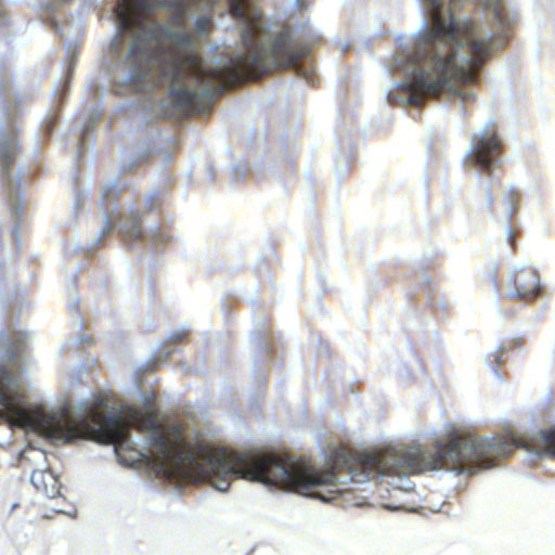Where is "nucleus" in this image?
<instances>
[{
    "label": "nucleus",
    "instance_id": "1",
    "mask_svg": "<svg viewBox=\"0 0 555 555\" xmlns=\"http://www.w3.org/2000/svg\"><path fill=\"white\" fill-rule=\"evenodd\" d=\"M153 391L142 395V406L112 405L105 395H90L75 406L78 439L113 444L118 462L143 467L157 478L181 487L206 481L220 492L243 478L323 502H335L348 491L347 480L334 469H317L287 452L248 449L230 452L205 439L191 414L171 422L158 418ZM346 479L364 483V451L357 456L341 454Z\"/></svg>",
    "mask_w": 555,
    "mask_h": 555
},
{
    "label": "nucleus",
    "instance_id": "2",
    "mask_svg": "<svg viewBox=\"0 0 555 555\" xmlns=\"http://www.w3.org/2000/svg\"><path fill=\"white\" fill-rule=\"evenodd\" d=\"M418 30L392 67L404 79L386 98H475L489 55L507 43L517 14L504 0H420Z\"/></svg>",
    "mask_w": 555,
    "mask_h": 555
},
{
    "label": "nucleus",
    "instance_id": "3",
    "mask_svg": "<svg viewBox=\"0 0 555 555\" xmlns=\"http://www.w3.org/2000/svg\"><path fill=\"white\" fill-rule=\"evenodd\" d=\"M29 339L30 334L23 331L1 338L4 354L0 363V447L11 442L13 427L53 442L77 441L72 390H66V398L59 410L27 403L22 396V372L27 363Z\"/></svg>",
    "mask_w": 555,
    "mask_h": 555
},
{
    "label": "nucleus",
    "instance_id": "4",
    "mask_svg": "<svg viewBox=\"0 0 555 555\" xmlns=\"http://www.w3.org/2000/svg\"><path fill=\"white\" fill-rule=\"evenodd\" d=\"M0 98H4L7 101L2 108V120L0 122V171L7 202L14 219L12 234L17 243L20 241V222L23 217L21 181L24 171L13 173L12 164L16 160L21 149L17 133L18 102L21 98L12 94L8 77L0 78Z\"/></svg>",
    "mask_w": 555,
    "mask_h": 555
},
{
    "label": "nucleus",
    "instance_id": "5",
    "mask_svg": "<svg viewBox=\"0 0 555 555\" xmlns=\"http://www.w3.org/2000/svg\"><path fill=\"white\" fill-rule=\"evenodd\" d=\"M501 151L502 141L496 131V124L493 119H489L472 135L469 147L463 156L465 169L481 180L489 210L493 207L491 188L501 182L499 176L502 166Z\"/></svg>",
    "mask_w": 555,
    "mask_h": 555
},
{
    "label": "nucleus",
    "instance_id": "6",
    "mask_svg": "<svg viewBox=\"0 0 555 555\" xmlns=\"http://www.w3.org/2000/svg\"><path fill=\"white\" fill-rule=\"evenodd\" d=\"M121 189L118 178H115L103 186L100 205L105 216L104 224L99 232V236L92 242L91 248L95 249L101 240L115 228H117L120 235L129 243L140 242L142 240H147L149 244L156 246L169 243L171 237L157 227L151 229L147 236L144 235L141 228L142 217L139 210L130 208L128 215L125 216L113 206V202L117 194L121 192Z\"/></svg>",
    "mask_w": 555,
    "mask_h": 555
},
{
    "label": "nucleus",
    "instance_id": "7",
    "mask_svg": "<svg viewBox=\"0 0 555 555\" xmlns=\"http://www.w3.org/2000/svg\"><path fill=\"white\" fill-rule=\"evenodd\" d=\"M507 298L520 301H531L541 294L543 286L538 272L532 268L516 267L506 276Z\"/></svg>",
    "mask_w": 555,
    "mask_h": 555
},
{
    "label": "nucleus",
    "instance_id": "8",
    "mask_svg": "<svg viewBox=\"0 0 555 555\" xmlns=\"http://www.w3.org/2000/svg\"><path fill=\"white\" fill-rule=\"evenodd\" d=\"M30 481L48 499H55L60 495L61 485L57 476L51 469H34Z\"/></svg>",
    "mask_w": 555,
    "mask_h": 555
},
{
    "label": "nucleus",
    "instance_id": "9",
    "mask_svg": "<svg viewBox=\"0 0 555 555\" xmlns=\"http://www.w3.org/2000/svg\"><path fill=\"white\" fill-rule=\"evenodd\" d=\"M185 331H175L168 336V339L160 344L154 352V359L152 360V366L167 361L175 352H177L176 344L181 341L185 336Z\"/></svg>",
    "mask_w": 555,
    "mask_h": 555
},
{
    "label": "nucleus",
    "instance_id": "10",
    "mask_svg": "<svg viewBox=\"0 0 555 555\" xmlns=\"http://www.w3.org/2000/svg\"><path fill=\"white\" fill-rule=\"evenodd\" d=\"M100 116H101V109L98 107L90 112V114L87 118V122L83 126V128L80 130V134L78 138V142H77L78 154H81L87 150V142H86L87 138L90 133L93 132L94 128L96 127V122H98Z\"/></svg>",
    "mask_w": 555,
    "mask_h": 555
},
{
    "label": "nucleus",
    "instance_id": "11",
    "mask_svg": "<svg viewBox=\"0 0 555 555\" xmlns=\"http://www.w3.org/2000/svg\"><path fill=\"white\" fill-rule=\"evenodd\" d=\"M517 198H518V191L514 186H511L505 191L504 202L507 206L506 219H507L508 225L511 224L513 216L517 209Z\"/></svg>",
    "mask_w": 555,
    "mask_h": 555
},
{
    "label": "nucleus",
    "instance_id": "12",
    "mask_svg": "<svg viewBox=\"0 0 555 555\" xmlns=\"http://www.w3.org/2000/svg\"><path fill=\"white\" fill-rule=\"evenodd\" d=\"M211 18L207 15L197 16L194 25V30L201 39H206L211 26Z\"/></svg>",
    "mask_w": 555,
    "mask_h": 555
},
{
    "label": "nucleus",
    "instance_id": "13",
    "mask_svg": "<svg viewBox=\"0 0 555 555\" xmlns=\"http://www.w3.org/2000/svg\"><path fill=\"white\" fill-rule=\"evenodd\" d=\"M59 120V115L54 111H50L41 125V133L44 137H50Z\"/></svg>",
    "mask_w": 555,
    "mask_h": 555
},
{
    "label": "nucleus",
    "instance_id": "14",
    "mask_svg": "<svg viewBox=\"0 0 555 555\" xmlns=\"http://www.w3.org/2000/svg\"><path fill=\"white\" fill-rule=\"evenodd\" d=\"M504 352H505V347L500 346L495 351H493L485 357V361L493 370L495 376L499 378H500L499 371H498V369L492 367V364L493 363L501 364L502 363V354Z\"/></svg>",
    "mask_w": 555,
    "mask_h": 555
},
{
    "label": "nucleus",
    "instance_id": "15",
    "mask_svg": "<svg viewBox=\"0 0 555 555\" xmlns=\"http://www.w3.org/2000/svg\"><path fill=\"white\" fill-rule=\"evenodd\" d=\"M72 60L69 62V65H68V73H67V77H66V80L62 82V85L55 89L54 91V98L56 101H63L65 99V94H66V91H67V85H68V81H69V75H70V72L74 69V66H75V60H74V55H70Z\"/></svg>",
    "mask_w": 555,
    "mask_h": 555
},
{
    "label": "nucleus",
    "instance_id": "16",
    "mask_svg": "<svg viewBox=\"0 0 555 555\" xmlns=\"http://www.w3.org/2000/svg\"><path fill=\"white\" fill-rule=\"evenodd\" d=\"M154 153H157V151H154V150H149V151H144V153L142 155H139V156H135L134 159H131V162H129V164L127 166H124L122 167V172H126V171H132L133 168L141 162L147 159V157Z\"/></svg>",
    "mask_w": 555,
    "mask_h": 555
},
{
    "label": "nucleus",
    "instance_id": "17",
    "mask_svg": "<svg viewBox=\"0 0 555 555\" xmlns=\"http://www.w3.org/2000/svg\"><path fill=\"white\" fill-rule=\"evenodd\" d=\"M159 204H160V193L159 192H152L145 198V206L151 211L155 210Z\"/></svg>",
    "mask_w": 555,
    "mask_h": 555
},
{
    "label": "nucleus",
    "instance_id": "18",
    "mask_svg": "<svg viewBox=\"0 0 555 555\" xmlns=\"http://www.w3.org/2000/svg\"><path fill=\"white\" fill-rule=\"evenodd\" d=\"M413 490H414V483H412L409 479H405V478H399L398 485L395 486V489H393L395 492H400V491L411 492Z\"/></svg>",
    "mask_w": 555,
    "mask_h": 555
},
{
    "label": "nucleus",
    "instance_id": "19",
    "mask_svg": "<svg viewBox=\"0 0 555 555\" xmlns=\"http://www.w3.org/2000/svg\"><path fill=\"white\" fill-rule=\"evenodd\" d=\"M86 197H87V193L85 191L80 190L79 188H77V190L75 192V198L73 202V207H74L75 211H78L80 209Z\"/></svg>",
    "mask_w": 555,
    "mask_h": 555
},
{
    "label": "nucleus",
    "instance_id": "20",
    "mask_svg": "<svg viewBox=\"0 0 555 555\" xmlns=\"http://www.w3.org/2000/svg\"><path fill=\"white\" fill-rule=\"evenodd\" d=\"M86 375H87V370L85 369V366L77 365L70 374V380L73 383H79Z\"/></svg>",
    "mask_w": 555,
    "mask_h": 555
},
{
    "label": "nucleus",
    "instance_id": "21",
    "mask_svg": "<svg viewBox=\"0 0 555 555\" xmlns=\"http://www.w3.org/2000/svg\"><path fill=\"white\" fill-rule=\"evenodd\" d=\"M158 144L168 143L170 145V149L176 146V140L173 138L168 137H159L157 138Z\"/></svg>",
    "mask_w": 555,
    "mask_h": 555
},
{
    "label": "nucleus",
    "instance_id": "22",
    "mask_svg": "<svg viewBox=\"0 0 555 555\" xmlns=\"http://www.w3.org/2000/svg\"><path fill=\"white\" fill-rule=\"evenodd\" d=\"M69 310L70 311H77L78 310V299H74L72 302H69Z\"/></svg>",
    "mask_w": 555,
    "mask_h": 555
},
{
    "label": "nucleus",
    "instance_id": "23",
    "mask_svg": "<svg viewBox=\"0 0 555 555\" xmlns=\"http://www.w3.org/2000/svg\"><path fill=\"white\" fill-rule=\"evenodd\" d=\"M92 338L91 337H88V336H85V335H80L77 343L81 344V343H85V341H89L91 340Z\"/></svg>",
    "mask_w": 555,
    "mask_h": 555
},
{
    "label": "nucleus",
    "instance_id": "24",
    "mask_svg": "<svg viewBox=\"0 0 555 555\" xmlns=\"http://www.w3.org/2000/svg\"><path fill=\"white\" fill-rule=\"evenodd\" d=\"M301 75H302L307 80H309V78H310V72H309V69L302 68V69H301Z\"/></svg>",
    "mask_w": 555,
    "mask_h": 555
},
{
    "label": "nucleus",
    "instance_id": "25",
    "mask_svg": "<svg viewBox=\"0 0 555 555\" xmlns=\"http://www.w3.org/2000/svg\"><path fill=\"white\" fill-rule=\"evenodd\" d=\"M35 452L37 453V455H38L39 457H41V459H44V457H46L44 453H43L41 450H36Z\"/></svg>",
    "mask_w": 555,
    "mask_h": 555
},
{
    "label": "nucleus",
    "instance_id": "26",
    "mask_svg": "<svg viewBox=\"0 0 555 555\" xmlns=\"http://www.w3.org/2000/svg\"><path fill=\"white\" fill-rule=\"evenodd\" d=\"M507 236H508V240H509L511 242H513V240H514V238H513V232H512L509 229L507 230Z\"/></svg>",
    "mask_w": 555,
    "mask_h": 555
},
{
    "label": "nucleus",
    "instance_id": "27",
    "mask_svg": "<svg viewBox=\"0 0 555 555\" xmlns=\"http://www.w3.org/2000/svg\"><path fill=\"white\" fill-rule=\"evenodd\" d=\"M54 27H55L56 31H59V33H60V36H62V37H63V36H64L63 30H60V29H59V26H57L56 24L54 25Z\"/></svg>",
    "mask_w": 555,
    "mask_h": 555
},
{
    "label": "nucleus",
    "instance_id": "28",
    "mask_svg": "<svg viewBox=\"0 0 555 555\" xmlns=\"http://www.w3.org/2000/svg\"><path fill=\"white\" fill-rule=\"evenodd\" d=\"M240 168H242V166H240V165H235V166L233 167V170H234V171H237Z\"/></svg>",
    "mask_w": 555,
    "mask_h": 555
},
{
    "label": "nucleus",
    "instance_id": "29",
    "mask_svg": "<svg viewBox=\"0 0 555 555\" xmlns=\"http://www.w3.org/2000/svg\"><path fill=\"white\" fill-rule=\"evenodd\" d=\"M297 4H298L299 9H304L302 3L300 2V0H297Z\"/></svg>",
    "mask_w": 555,
    "mask_h": 555
},
{
    "label": "nucleus",
    "instance_id": "30",
    "mask_svg": "<svg viewBox=\"0 0 555 555\" xmlns=\"http://www.w3.org/2000/svg\"><path fill=\"white\" fill-rule=\"evenodd\" d=\"M172 154V151H166V157H169Z\"/></svg>",
    "mask_w": 555,
    "mask_h": 555
}]
</instances>
